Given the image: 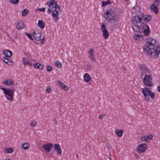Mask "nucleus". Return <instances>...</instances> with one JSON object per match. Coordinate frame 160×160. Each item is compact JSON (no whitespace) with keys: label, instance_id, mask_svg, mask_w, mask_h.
<instances>
[{"label":"nucleus","instance_id":"obj_55","mask_svg":"<svg viewBox=\"0 0 160 160\" xmlns=\"http://www.w3.org/2000/svg\"><path fill=\"white\" fill-rule=\"evenodd\" d=\"M129 0H126V1H128Z\"/></svg>","mask_w":160,"mask_h":160},{"label":"nucleus","instance_id":"obj_3","mask_svg":"<svg viewBox=\"0 0 160 160\" xmlns=\"http://www.w3.org/2000/svg\"><path fill=\"white\" fill-rule=\"evenodd\" d=\"M105 20L112 24H114L117 21V16L115 10L109 9L106 10L104 14Z\"/></svg>","mask_w":160,"mask_h":160},{"label":"nucleus","instance_id":"obj_36","mask_svg":"<svg viewBox=\"0 0 160 160\" xmlns=\"http://www.w3.org/2000/svg\"><path fill=\"white\" fill-rule=\"evenodd\" d=\"M9 1L11 3L15 4H18L19 2L18 0H9Z\"/></svg>","mask_w":160,"mask_h":160},{"label":"nucleus","instance_id":"obj_16","mask_svg":"<svg viewBox=\"0 0 160 160\" xmlns=\"http://www.w3.org/2000/svg\"><path fill=\"white\" fill-rule=\"evenodd\" d=\"M47 5L48 6L54 5L55 7H56L57 5L58 7V8H60L59 5L57 4V2L53 0H50L48 1L47 3Z\"/></svg>","mask_w":160,"mask_h":160},{"label":"nucleus","instance_id":"obj_27","mask_svg":"<svg viewBox=\"0 0 160 160\" xmlns=\"http://www.w3.org/2000/svg\"><path fill=\"white\" fill-rule=\"evenodd\" d=\"M90 78L89 74L86 73L84 76V80L85 81L88 82L90 80Z\"/></svg>","mask_w":160,"mask_h":160},{"label":"nucleus","instance_id":"obj_48","mask_svg":"<svg viewBox=\"0 0 160 160\" xmlns=\"http://www.w3.org/2000/svg\"><path fill=\"white\" fill-rule=\"evenodd\" d=\"M105 116V115L103 114H101L99 116V118L100 119H102Z\"/></svg>","mask_w":160,"mask_h":160},{"label":"nucleus","instance_id":"obj_28","mask_svg":"<svg viewBox=\"0 0 160 160\" xmlns=\"http://www.w3.org/2000/svg\"><path fill=\"white\" fill-rule=\"evenodd\" d=\"M13 151V148H6L5 149L4 152L7 153H12Z\"/></svg>","mask_w":160,"mask_h":160},{"label":"nucleus","instance_id":"obj_24","mask_svg":"<svg viewBox=\"0 0 160 160\" xmlns=\"http://www.w3.org/2000/svg\"><path fill=\"white\" fill-rule=\"evenodd\" d=\"M115 132L117 135L119 137H121L122 136L123 132V131L122 130H120L118 129L115 130Z\"/></svg>","mask_w":160,"mask_h":160},{"label":"nucleus","instance_id":"obj_39","mask_svg":"<svg viewBox=\"0 0 160 160\" xmlns=\"http://www.w3.org/2000/svg\"><path fill=\"white\" fill-rule=\"evenodd\" d=\"M93 68V66L92 65L88 64L87 65V69L89 71L91 70Z\"/></svg>","mask_w":160,"mask_h":160},{"label":"nucleus","instance_id":"obj_54","mask_svg":"<svg viewBox=\"0 0 160 160\" xmlns=\"http://www.w3.org/2000/svg\"><path fill=\"white\" fill-rule=\"evenodd\" d=\"M76 156H77V158H79L77 154H76Z\"/></svg>","mask_w":160,"mask_h":160},{"label":"nucleus","instance_id":"obj_22","mask_svg":"<svg viewBox=\"0 0 160 160\" xmlns=\"http://www.w3.org/2000/svg\"><path fill=\"white\" fill-rule=\"evenodd\" d=\"M32 36L37 41H39L41 39L42 33L32 34Z\"/></svg>","mask_w":160,"mask_h":160},{"label":"nucleus","instance_id":"obj_31","mask_svg":"<svg viewBox=\"0 0 160 160\" xmlns=\"http://www.w3.org/2000/svg\"><path fill=\"white\" fill-rule=\"evenodd\" d=\"M37 124V122L34 120H33L30 121V126L31 127H33Z\"/></svg>","mask_w":160,"mask_h":160},{"label":"nucleus","instance_id":"obj_1","mask_svg":"<svg viewBox=\"0 0 160 160\" xmlns=\"http://www.w3.org/2000/svg\"><path fill=\"white\" fill-rule=\"evenodd\" d=\"M142 18L139 15H136L132 20V28L135 33H139L142 30L143 31L145 36H148L150 30L148 25L142 22Z\"/></svg>","mask_w":160,"mask_h":160},{"label":"nucleus","instance_id":"obj_17","mask_svg":"<svg viewBox=\"0 0 160 160\" xmlns=\"http://www.w3.org/2000/svg\"><path fill=\"white\" fill-rule=\"evenodd\" d=\"M54 147L55 150L58 153V155H61L62 153V150L60 147L59 145L55 143L54 145Z\"/></svg>","mask_w":160,"mask_h":160},{"label":"nucleus","instance_id":"obj_44","mask_svg":"<svg viewBox=\"0 0 160 160\" xmlns=\"http://www.w3.org/2000/svg\"><path fill=\"white\" fill-rule=\"evenodd\" d=\"M38 10L40 12H44L45 11V8H39L38 9Z\"/></svg>","mask_w":160,"mask_h":160},{"label":"nucleus","instance_id":"obj_9","mask_svg":"<svg viewBox=\"0 0 160 160\" xmlns=\"http://www.w3.org/2000/svg\"><path fill=\"white\" fill-rule=\"evenodd\" d=\"M59 10H53L52 11V16L54 21L56 22L58 20V16L59 15Z\"/></svg>","mask_w":160,"mask_h":160},{"label":"nucleus","instance_id":"obj_38","mask_svg":"<svg viewBox=\"0 0 160 160\" xmlns=\"http://www.w3.org/2000/svg\"><path fill=\"white\" fill-rule=\"evenodd\" d=\"M94 53V51L92 49H90L89 52V53L90 54L89 57H91L92 56H93V53Z\"/></svg>","mask_w":160,"mask_h":160},{"label":"nucleus","instance_id":"obj_10","mask_svg":"<svg viewBox=\"0 0 160 160\" xmlns=\"http://www.w3.org/2000/svg\"><path fill=\"white\" fill-rule=\"evenodd\" d=\"M53 144L51 143H48L44 145L42 147L46 152H49L52 150Z\"/></svg>","mask_w":160,"mask_h":160},{"label":"nucleus","instance_id":"obj_18","mask_svg":"<svg viewBox=\"0 0 160 160\" xmlns=\"http://www.w3.org/2000/svg\"><path fill=\"white\" fill-rule=\"evenodd\" d=\"M3 53L7 58L11 57L12 55V52L8 50H4L3 51Z\"/></svg>","mask_w":160,"mask_h":160},{"label":"nucleus","instance_id":"obj_23","mask_svg":"<svg viewBox=\"0 0 160 160\" xmlns=\"http://www.w3.org/2000/svg\"><path fill=\"white\" fill-rule=\"evenodd\" d=\"M22 60L23 63L25 65H28L30 66H31L32 65L31 63L30 62H29V61L28 60V59L27 58L23 57V58Z\"/></svg>","mask_w":160,"mask_h":160},{"label":"nucleus","instance_id":"obj_2","mask_svg":"<svg viewBox=\"0 0 160 160\" xmlns=\"http://www.w3.org/2000/svg\"><path fill=\"white\" fill-rule=\"evenodd\" d=\"M145 44L143 47L144 51L150 56L153 53L155 54V58L158 57L160 53V46L156 40L151 38H147Z\"/></svg>","mask_w":160,"mask_h":160},{"label":"nucleus","instance_id":"obj_32","mask_svg":"<svg viewBox=\"0 0 160 160\" xmlns=\"http://www.w3.org/2000/svg\"><path fill=\"white\" fill-rule=\"evenodd\" d=\"M111 4V2L109 1L108 0L107 2H102V6H106L107 5Z\"/></svg>","mask_w":160,"mask_h":160},{"label":"nucleus","instance_id":"obj_13","mask_svg":"<svg viewBox=\"0 0 160 160\" xmlns=\"http://www.w3.org/2000/svg\"><path fill=\"white\" fill-rule=\"evenodd\" d=\"M141 17L142 18V20L145 22H149L151 20L152 17L150 15H141Z\"/></svg>","mask_w":160,"mask_h":160},{"label":"nucleus","instance_id":"obj_12","mask_svg":"<svg viewBox=\"0 0 160 160\" xmlns=\"http://www.w3.org/2000/svg\"><path fill=\"white\" fill-rule=\"evenodd\" d=\"M145 89H146V91L148 92V94L150 97L153 100H154L155 99V94L153 92H152L150 89L148 87H145Z\"/></svg>","mask_w":160,"mask_h":160},{"label":"nucleus","instance_id":"obj_5","mask_svg":"<svg viewBox=\"0 0 160 160\" xmlns=\"http://www.w3.org/2000/svg\"><path fill=\"white\" fill-rule=\"evenodd\" d=\"M152 78L151 74H146L143 79V83L145 86L150 87L153 85Z\"/></svg>","mask_w":160,"mask_h":160},{"label":"nucleus","instance_id":"obj_47","mask_svg":"<svg viewBox=\"0 0 160 160\" xmlns=\"http://www.w3.org/2000/svg\"><path fill=\"white\" fill-rule=\"evenodd\" d=\"M107 147L108 149H111V146L110 143H108L107 144Z\"/></svg>","mask_w":160,"mask_h":160},{"label":"nucleus","instance_id":"obj_50","mask_svg":"<svg viewBox=\"0 0 160 160\" xmlns=\"http://www.w3.org/2000/svg\"><path fill=\"white\" fill-rule=\"evenodd\" d=\"M44 68V66L43 64H40V65L39 66V69L41 70L42 69Z\"/></svg>","mask_w":160,"mask_h":160},{"label":"nucleus","instance_id":"obj_26","mask_svg":"<svg viewBox=\"0 0 160 160\" xmlns=\"http://www.w3.org/2000/svg\"><path fill=\"white\" fill-rule=\"evenodd\" d=\"M38 25L39 27L42 29H43L45 27V24L41 20L39 21L38 23Z\"/></svg>","mask_w":160,"mask_h":160},{"label":"nucleus","instance_id":"obj_7","mask_svg":"<svg viewBox=\"0 0 160 160\" xmlns=\"http://www.w3.org/2000/svg\"><path fill=\"white\" fill-rule=\"evenodd\" d=\"M101 30L103 32V35L105 39H107L108 37L109 34L107 30L106 26L104 24L102 23L101 25Z\"/></svg>","mask_w":160,"mask_h":160},{"label":"nucleus","instance_id":"obj_41","mask_svg":"<svg viewBox=\"0 0 160 160\" xmlns=\"http://www.w3.org/2000/svg\"><path fill=\"white\" fill-rule=\"evenodd\" d=\"M47 69L48 72H50L52 71V68L51 66L47 65Z\"/></svg>","mask_w":160,"mask_h":160},{"label":"nucleus","instance_id":"obj_11","mask_svg":"<svg viewBox=\"0 0 160 160\" xmlns=\"http://www.w3.org/2000/svg\"><path fill=\"white\" fill-rule=\"evenodd\" d=\"M152 137L153 136L151 134L150 135V136L149 135H144L141 137V139L143 142H147L151 140Z\"/></svg>","mask_w":160,"mask_h":160},{"label":"nucleus","instance_id":"obj_51","mask_svg":"<svg viewBox=\"0 0 160 160\" xmlns=\"http://www.w3.org/2000/svg\"><path fill=\"white\" fill-rule=\"evenodd\" d=\"M90 58L93 61L95 62V61L96 59L93 56H92L91 57H90Z\"/></svg>","mask_w":160,"mask_h":160},{"label":"nucleus","instance_id":"obj_6","mask_svg":"<svg viewBox=\"0 0 160 160\" xmlns=\"http://www.w3.org/2000/svg\"><path fill=\"white\" fill-rule=\"evenodd\" d=\"M139 66L141 72L140 75L141 78L146 74H150V71L147 66L143 64H141L139 65Z\"/></svg>","mask_w":160,"mask_h":160},{"label":"nucleus","instance_id":"obj_29","mask_svg":"<svg viewBox=\"0 0 160 160\" xmlns=\"http://www.w3.org/2000/svg\"><path fill=\"white\" fill-rule=\"evenodd\" d=\"M143 36L142 35H138V34H136L135 35L133 38L135 40H140L141 38H142Z\"/></svg>","mask_w":160,"mask_h":160},{"label":"nucleus","instance_id":"obj_21","mask_svg":"<svg viewBox=\"0 0 160 160\" xmlns=\"http://www.w3.org/2000/svg\"><path fill=\"white\" fill-rule=\"evenodd\" d=\"M2 60L8 65H12L13 64V61L11 59L7 58L6 57H4Z\"/></svg>","mask_w":160,"mask_h":160},{"label":"nucleus","instance_id":"obj_8","mask_svg":"<svg viewBox=\"0 0 160 160\" xmlns=\"http://www.w3.org/2000/svg\"><path fill=\"white\" fill-rule=\"evenodd\" d=\"M147 148V145L146 143H143L138 146V147L137 151L139 153L144 152Z\"/></svg>","mask_w":160,"mask_h":160},{"label":"nucleus","instance_id":"obj_40","mask_svg":"<svg viewBox=\"0 0 160 160\" xmlns=\"http://www.w3.org/2000/svg\"><path fill=\"white\" fill-rule=\"evenodd\" d=\"M61 88L65 90H67L68 89V87L64 84L62 86H61Z\"/></svg>","mask_w":160,"mask_h":160},{"label":"nucleus","instance_id":"obj_46","mask_svg":"<svg viewBox=\"0 0 160 160\" xmlns=\"http://www.w3.org/2000/svg\"><path fill=\"white\" fill-rule=\"evenodd\" d=\"M58 85L61 87V86H62L64 85L63 83L60 80H58Z\"/></svg>","mask_w":160,"mask_h":160},{"label":"nucleus","instance_id":"obj_14","mask_svg":"<svg viewBox=\"0 0 160 160\" xmlns=\"http://www.w3.org/2000/svg\"><path fill=\"white\" fill-rule=\"evenodd\" d=\"M2 83L6 85H8L12 87H14L15 86V83L10 79L4 80L3 82Z\"/></svg>","mask_w":160,"mask_h":160},{"label":"nucleus","instance_id":"obj_15","mask_svg":"<svg viewBox=\"0 0 160 160\" xmlns=\"http://www.w3.org/2000/svg\"><path fill=\"white\" fill-rule=\"evenodd\" d=\"M141 90L142 92L143 95L145 99L146 100V101H148V100H150L149 95L148 94V92L146 91V90L145 89V88H142Z\"/></svg>","mask_w":160,"mask_h":160},{"label":"nucleus","instance_id":"obj_34","mask_svg":"<svg viewBox=\"0 0 160 160\" xmlns=\"http://www.w3.org/2000/svg\"><path fill=\"white\" fill-rule=\"evenodd\" d=\"M28 11L27 9H25L22 12V15L25 16L28 12Z\"/></svg>","mask_w":160,"mask_h":160},{"label":"nucleus","instance_id":"obj_35","mask_svg":"<svg viewBox=\"0 0 160 160\" xmlns=\"http://www.w3.org/2000/svg\"><path fill=\"white\" fill-rule=\"evenodd\" d=\"M42 32L40 30H37L36 29L34 30L32 34H38V33H41Z\"/></svg>","mask_w":160,"mask_h":160},{"label":"nucleus","instance_id":"obj_25","mask_svg":"<svg viewBox=\"0 0 160 160\" xmlns=\"http://www.w3.org/2000/svg\"><path fill=\"white\" fill-rule=\"evenodd\" d=\"M21 147L25 150H28L29 148V145L28 143H23L22 144Z\"/></svg>","mask_w":160,"mask_h":160},{"label":"nucleus","instance_id":"obj_30","mask_svg":"<svg viewBox=\"0 0 160 160\" xmlns=\"http://www.w3.org/2000/svg\"><path fill=\"white\" fill-rule=\"evenodd\" d=\"M55 65L56 67L58 68H60L62 66V63L58 61H57L55 62Z\"/></svg>","mask_w":160,"mask_h":160},{"label":"nucleus","instance_id":"obj_53","mask_svg":"<svg viewBox=\"0 0 160 160\" xmlns=\"http://www.w3.org/2000/svg\"><path fill=\"white\" fill-rule=\"evenodd\" d=\"M158 90L159 92H160V86H158Z\"/></svg>","mask_w":160,"mask_h":160},{"label":"nucleus","instance_id":"obj_49","mask_svg":"<svg viewBox=\"0 0 160 160\" xmlns=\"http://www.w3.org/2000/svg\"><path fill=\"white\" fill-rule=\"evenodd\" d=\"M51 88H46V91L47 92V93H49L51 91Z\"/></svg>","mask_w":160,"mask_h":160},{"label":"nucleus","instance_id":"obj_20","mask_svg":"<svg viewBox=\"0 0 160 160\" xmlns=\"http://www.w3.org/2000/svg\"><path fill=\"white\" fill-rule=\"evenodd\" d=\"M150 9L153 10V11L156 14L157 13L158 11V6L155 5L154 4H152L150 6Z\"/></svg>","mask_w":160,"mask_h":160},{"label":"nucleus","instance_id":"obj_45","mask_svg":"<svg viewBox=\"0 0 160 160\" xmlns=\"http://www.w3.org/2000/svg\"><path fill=\"white\" fill-rule=\"evenodd\" d=\"M17 28L18 30H20L22 28L21 26H20V24H19L17 23Z\"/></svg>","mask_w":160,"mask_h":160},{"label":"nucleus","instance_id":"obj_4","mask_svg":"<svg viewBox=\"0 0 160 160\" xmlns=\"http://www.w3.org/2000/svg\"><path fill=\"white\" fill-rule=\"evenodd\" d=\"M0 89L3 91L5 97L8 100L10 101H12L13 100L15 89L14 88L11 89L9 88H5L0 87Z\"/></svg>","mask_w":160,"mask_h":160},{"label":"nucleus","instance_id":"obj_37","mask_svg":"<svg viewBox=\"0 0 160 160\" xmlns=\"http://www.w3.org/2000/svg\"><path fill=\"white\" fill-rule=\"evenodd\" d=\"M40 65V63H37L33 64V66L35 68L39 69V66Z\"/></svg>","mask_w":160,"mask_h":160},{"label":"nucleus","instance_id":"obj_42","mask_svg":"<svg viewBox=\"0 0 160 160\" xmlns=\"http://www.w3.org/2000/svg\"><path fill=\"white\" fill-rule=\"evenodd\" d=\"M26 35V36H28V38L31 40H33V39L32 38L30 34H29L27 32H25Z\"/></svg>","mask_w":160,"mask_h":160},{"label":"nucleus","instance_id":"obj_33","mask_svg":"<svg viewBox=\"0 0 160 160\" xmlns=\"http://www.w3.org/2000/svg\"><path fill=\"white\" fill-rule=\"evenodd\" d=\"M18 23L19 24H21V26L22 27V28H25V25L21 20H20V21H18Z\"/></svg>","mask_w":160,"mask_h":160},{"label":"nucleus","instance_id":"obj_19","mask_svg":"<svg viewBox=\"0 0 160 160\" xmlns=\"http://www.w3.org/2000/svg\"><path fill=\"white\" fill-rule=\"evenodd\" d=\"M60 8H58V7L57 5H56V7H55L54 5L50 6L48 8V13H50L53 10H60Z\"/></svg>","mask_w":160,"mask_h":160},{"label":"nucleus","instance_id":"obj_52","mask_svg":"<svg viewBox=\"0 0 160 160\" xmlns=\"http://www.w3.org/2000/svg\"><path fill=\"white\" fill-rule=\"evenodd\" d=\"M53 121L55 124L57 125V121L55 118L53 119Z\"/></svg>","mask_w":160,"mask_h":160},{"label":"nucleus","instance_id":"obj_43","mask_svg":"<svg viewBox=\"0 0 160 160\" xmlns=\"http://www.w3.org/2000/svg\"><path fill=\"white\" fill-rule=\"evenodd\" d=\"M45 37H43L40 40L41 41V43L42 44H43L45 42Z\"/></svg>","mask_w":160,"mask_h":160}]
</instances>
